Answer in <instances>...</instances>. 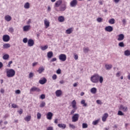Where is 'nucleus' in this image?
<instances>
[{"label": "nucleus", "instance_id": "16", "mask_svg": "<svg viewBox=\"0 0 130 130\" xmlns=\"http://www.w3.org/2000/svg\"><path fill=\"white\" fill-rule=\"evenodd\" d=\"M45 70V68L43 66L39 67L38 69L37 72H39V74H42L43 72H44V70Z\"/></svg>", "mask_w": 130, "mask_h": 130}, {"label": "nucleus", "instance_id": "37", "mask_svg": "<svg viewBox=\"0 0 130 130\" xmlns=\"http://www.w3.org/2000/svg\"><path fill=\"white\" fill-rule=\"evenodd\" d=\"M99 123V119L96 120L92 122L93 125H97Z\"/></svg>", "mask_w": 130, "mask_h": 130}, {"label": "nucleus", "instance_id": "48", "mask_svg": "<svg viewBox=\"0 0 130 130\" xmlns=\"http://www.w3.org/2000/svg\"><path fill=\"white\" fill-rule=\"evenodd\" d=\"M9 32H10V33H13L14 32V28L13 27H10L9 29Z\"/></svg>", "mask_w": 130, "mask_h": 130}, {"label": "nucleus", "instance_id": "9", "mask_svg": "<svg viewBox=\"0 0 130 130\" xmlns=\"http://www.w3.org/2000/svg\"><path fill=\"white\" fill-rule=\"evenodd\" d=\"M62 4V0H58L55 2L54 7V8H58L60 6H61Z\"/></svg>", "mask_w": 130, "mask_h": 130}, {"label": "nucleus", "instance_id": "47", "mask_svg": "<svg viewBox=\"0 0 130 130\" xmlns=\"http://www.w3.org/2000/svg\"><path fill=\"white\" fill-rule=\"evenodd\" d=\"M37 118L38 119H40V118H41V113H37Z\"/></svg>", "mask_w": 130, "mask_h": 130}, {"label": "nucleus", "instance_id": "55", "mask_svg": "<svg viewBox=\"0 0 130 130\" xmlns=\"http://www.w3.org/2000/svg\"><path fill=\"white\" fill-rule=\"evenodd\" d=\"M61 73V70L59 69L57 70L56 73L58 74V75H59Z\"/></svg>", "mask_w": 130, "mask_h": 130}, {"label": "nucleus", "instance_id": "39", "mask_svg": "<svg viewBox=\"0 0 130 130\" xmlns=\"http://www.w3.org/2000/svg\"><path fill=\"white\" fill-rule=\"evenodd\" d=\"M45 105H46L45 102H42L40 104V107H41V108H43V107H44Z\"/></svg>", "mask_w": 130, "mask_h": 130}, {"label": "nucleus", "instance_id": "28", "mask_svg": "<svg viewBox=\"0 0 130 130\" xmlns=\"http://www.w3.org/2000/svg\"><path fill=\"white\" fill-rule=\"evenodd\" d=\"M124 54L125 56H129L130 55V51L129 50H126L124 52Z\"/></svg>", "mask_w": 130, "mask_h": 130}, {"label": "nucleus", "instance_id": "57", "mask_svg": "<svg viewBox=\"0 0 130 130\" xmlns=\"http://www.w3.org/2000/svg\"><path fill=\"white\" fill-rule=\"evenodd\" d=\"M16 94H20L21 93V90L17 89L15 91Z\"/></svg>", "mask_w": 130, "mask_h": 130}, {"label": "nucleus", "instance_id": "40", "mask_svg": "<svg viewBox=\"0 0 130 130\" xmlns=\"http://www.w3.org/2000/svg\"><path fill=\"white\" fill-rule=\"evenodd\" d=\"M99 81L101 84H102L103 83V77L99 76Z\"/></svg>", "mask_w": 130, "mask_h": 130}, {"label": "nucleus", "instance_id": "13", "mask_svg": "<svg viewBox=\"0 0 130 130\" xmlns=\"http://www.w3.org/2000/svg\"><path fill=\"white\" fill-rule=\"evenodd\" d=\"M124 39V35L122 34H120L118 35L117 40L118 41H122Z\"/></svg>", "mask_w": 130, "mask_h": 130}, {"label": "nucleus", "instance_id": "61", "mask_svg": "<svg viewBox=\"0 0 130 130\" xmlns=\"http://www.w3.org/2000/svg\"><path fill=\"white\" fill-rule=\"evenodd\" d=\"M31 21H32V20H31V19H28V20L27 22V24H31Z\"/></svg>", "mask_w": 130, "mask_h": 130}, {"label": "nucleus", "instance_id": "54", "mask_svg": "<svg viewBox=\"0 0 130 130\" xmlns=\"http://www.w3.org/2000/svg\"><path fill=\"white\" fill-rule=\"evenodd\" d=\"M52 78L53 80H56L57 76H56V75L54 74L52 76Z\"/></svg>", "mask_w": 130, "mask_h": 130}, {"label": "nucleus", "instance_id": "26", "mask_svg": "<svg viewBox=\"0 0 130 130\" xmlns=\"http://www.w3.org/2000/svg\"><path fill=\"white\" fill-rule=\"evenodd\" d=\"M106 70L107 71H109V70H111L112 69V66L111 64H106L105 65Z\"/></svg>", "mask_w": 130, "mask_h": 130}, {"label": "nucleus", "instance_id": "29", "mask_svg": "<svg viewBox=\"0 0 130 130\" xmlns=\"http://www.w3.org/2000/svg\"><path fill=\"white\" fill-rule=\"evenodd\" d=\"M73 32V28H70L66 30V33L67 34H71Z\"/></svg>", "mask_w": 130, "mask_h": 130}, {"label": "nucleus", "instance_id": "17", "mask_svg": "<svg viewBox=\"0 0 130 130\" xmlns=\"http://www.w3.org/2000/svg\"><path fill=\"white\" fill-rule=\"evenodd\" d=\"M107 117H108V114L107 113H105L103 117H102V121H103L104 122L106 121V119H107Z\"/></svg>", "mask_w": 130, "mask_h": 130}, {"label": "nucleus", "instance_id": "8", "mask_svg": "<svg viewBox=\"0 0 130 130\" xmlns=\"http://www.w3.org/2000/svg\"><path fill=\"white\" fill-rule=\"evenodd\" d=\"M119 110H122L123 112H127V110H128V109L126 106L121 105L119 107Z\"/></svg>", "mask_w": 130, "mask_h": 130}, {"label": "nucleus", "instance_id": "60", "mask_svg": "<svg viewBox=\"0 0 130 130\" xmlns=\"http://www.w3.org/2000/svg\"><path fill=\"white\" fill-rule=\"evenodd\" d=\"M33 76H34L33 73H30L29 74V78L31 79V78H32Z\"/></svg>", "mask_w": 130, "mask_h": 130}, {"label": "nucleus", "instance_id": "1", "mask_svg": "<svg viewBox=\"0 0 130 130\" xmlns=\"http://www.w3.org/2000/svg\"><path fill=\"white\" fill-rule=\"evenodd\" d=\"M6 74L8 78H13L15 76L16 72L14 69H8L6 72Z\"/></svg>", "mask_w": 130, "mask_h": 130}, {"label": "nucleus", "instance_id": "41", "mask_svg": "<svg viewBox=\"0 0 130 130\" xmlns=\"http://www.w3.org/2000/svg\"><path fill=\"white\" fill-rule=\"evenodd\" d=\"M118 46L120 47H124V43H123V42H121L119 43Z\"/></svg>", "mask_w": 130, "mask_h": 130}, {"label": "nucleus", "instance_id": "27", "mask_svg": "<svg viewBox=\"0 0 130 130\" xmlns=\"http://www.w3.org/2000/svg\"><path fill=\"white\" fill-rule=\"evenodd\" d=\"M10 47H11V44L9 43L4 44L3 45V48L4 49L10 48Z\"/></svg>", "mask_w": 130, "mask_h": 130}, {"label": "nucleus", "instance_id": "58", "mask_svg": "<svg viewBox=\"0 0 130 130\" xmlns=\"http://www.w3.org/2000/svg\"><path fill=\"white\" fill-rule=\"evenodd\" d=\"M18 112L19 114H22L23 113V109H21L19 111H18Z\"/></svg>", "mask_w": 130, "mask_h": 130}, {"label": "nucleus", "instance_id": "18", "mask_svg": "<svg viewBox=\"0 0 130 130\" xmlns=\"http://www.w3.org/2000/svg\"><path fill=\"white\" fill-rule=\"evenodd\" d=\"M55 94L57 97H60L62 94V92L60 90H57L55 91Z\"/></svg>", "mask_w": 130, "mask_h": 130}, {"label": "nucleus", "instance_id": "56", "mask_svg": "<svg viewBox=\"0 0 130 130\" xmlns=\"http://www.w3.org/2000/svg\"><path fill=\"white\" fill-rule=\"evenodd\" d=\"M41 99H45V94H42L40 96Z\"/></svg>", "mask_w": 130, "mask_h": 130}, {"label": "nucleus", "instance_id": "50", "mask_svg": "<svg viewBox=\"0 0 130 130\" xmlns=\"http://www.w3.org/2000/svg\"><path fill=\"white\" fill-rule=\"evenodd\" d=\"M74 55V59H75V60H77V59L79 58V56H78V55L76 53H75Z\"/></svg>", "mask_w": 130, "mask_h": 130}, {"label": "nucleus", "instance_id": "12", "mask_svg": "<svg viewBox=\"0 0 130 130\" xmlns=\"http://www.w3.org/2000/svg\"><path fill=\"white\" fill-rule=\"evenodd\" d=\"M52 116H53V114L51 112H48L47 114V119H48L49 120H51V119H52Z\"/></svg>", "mask_w": 130, "mask_h": 130}, {"label": "nucleus", "instance_id": "49", "mask_svg": "<svg viewBox=\"0 0 130 130\" xmlns=\"http://www.w3.org/2000/svg\"><path fill=\"white\" fill-rule=\"evenodd\" d=\"M102 20H103L102 18H101V17H99V18L96 19V21L98 22H99V23H100V22H102Z\"/></svg>", "mask_w": 130, "mask_h": 130}, {"label": "nucleus", "instance_id": "53", "mask_svg": "<svg viewBox=\"0 0 130 130\" xmlns=\"http://www.w3.org/2000/svg\"><path fill=\"white\" fill-rule=\"evenodd\" d=\"M12 63H13V61H9L8 64L7 65V67H8V68H11V64H12Z\"/></svg>", "mask_w": 130, "mask_h": 130}, {"label": "nucleus", "instance_id": "45", "mask_svg": "<svg viewBox=\"0 0 130 130\" xmlns=\"http://www.w3.org/2000/svg\"><path fill=\"white\" fill-rule=\"evenodd\" d=\"M117 114L118 115H121V116L124 115V114H123L121 111H118Z\"/></svg>", "mask_w": 130, "mask_h": 130}, {"label": "nucleus", "instance_id": "38", "mask_svg": "<svg viewBox=\"0 0 130 130\" xmlns=\"http://www.w3.org/2000/svg\"><path fill=\"white\" fill-rule=\"evenodd\" d=\"M83 51L85 53H88V52L89 51V48H88V47L83 48Z\"/></svg>", "mask_w": 130, "mask_h": 130}, {"label": "nucleus", "instance_id": "44", "mask_svg": "<svg viewBox=\"0 0 130 130\" xmlns=\"http://www.w3.org/2000/svg\"><path fill=\"white\" fill-rule=\"evenodd\" d=\"M69 126L73 129H75V128H76V126H75V125H74L73 124H69Z\"/></svg>", "mask_w": 130, "mask_h": 130}, {"label": "nucleus", "instance_id": "30", "mask_svg": "<svg viewBox=\"0 0 130 130\" xmlns=\"http://www.w3.org/2000/svg\"><path fill=\"white\" fill-rule=\"evenodd\" d=\"M45 26H46V28H48L49 27V21L47 20L46 19L44 20Z\"/></svg>", "mask_w": 130, "mask_h": 130}, {"label": "nucleus", "instance_id": "10", "mask_svg": "<svg viewBox=\"0 0 130 130\" xmlns=\"http://www.w3.org/2000/svg\"><path fill=\"white\" fill-rule=\"evenodd\" d=\"M3 40L4 42H9L10 41V36L8 35H5L3 37Z\"/></svg>", "mask_w": 130, "mask_h": 130}, {"label": "nucleus", "instance_id": "21", "mask_svg": "<svg viewBox=\"0 0 130 130\" xmlns=\"http://www.w3.org/2000/svg\"><path fill=\"white\" fill-rule=\"evenodd\" d=\"M90 92L92 94H95L97 93V88L96 87H92L90 89Z\"/></svg>", "mask_w": 130, "mask_h": 130}, {"label": "nucleus", "instance_id": "24", "mask_svg": "<svg viewBox=\"0 0 130 130\" xmlns=\"http://www.w3.org/2000/svg\"><path fill=\"white\" fill-rule=\"evenodd\" d=\"M30 27H31L30 25H25L23 27V31H29L30 30Z\"/></svg>", "mask_w": 130, "mask_h": 130}, {"label": "nucleus", "instance_id": "3", "mask_svg": "<svg viewBox=\"0 0 130 130\" xmlns=\"http://www.w3.org/2000/svg\"><path fill=\"white\" fill-rule=\"evenodd\" d=\"M67 10V3H64L59 7L57 12H64Z\"/></svg>", "mask_w": 130, "mask_h": 130}, {"label": "nucleus", "instance_id": "51", "mask_svg": "<svg viewBox=\"0 0 130 130\" xmlns=\"http://www.w3.org/2000/svg\"><path fill=\"white\" fill-rule=\"evenodd\" d=\"M12 107L13 108H18V106L15 104H12Z\"/></svg>", "mask_w": 130, "mask_h": 130}, {"label": "nucleus", "instance_id": "42", "mask_svg": "<svg viewBox=\"0 0 130 130\" xmlns=\"http://www.w3.org/2000/svg\"><path fill=\"white\" fill-rule=\"evenodd\" d=\"M88 127V124L86 123H83L82 124V128H87Z\"/></svg>", "mask_w": 130, "mask_h": 130}, {"label": "nucleus", "instance_id": "4", "mask_svg": "<svg viewBox=\"0 0 130 130\" xmlns=\"http://www.w3.org/2000/svg\"><path fill=\"white\" fill-rule=\"evenodd\" d=\"M58 58L61 61H66V60H67V55L60 54L58 56Z\"/></svg>", "mask_w": 130, "mask_h": 130}, {"label": "nucleus", "instance_id": "63", "mask_svg": "<svg viewBox=\"0 0 130 130\" xmlns=\"http://www.w3.org/2000/svg\"><path fill=\"white\" fill-rule=\"evenodd\" d=\"M116 77H119L120 76V72H118L116 74Z\"/></svg>", "mask_w": 130, "mask_h": 130}, {"label": "nucleus", "instance_id": "43", "mask_svg": "<svg viewBox=\"0 0 130 130\" xmlns=\"http://www.w3.org/2000/svg\"><path fill=\"white\" fill-rule=\"evenodd\" d=\"M76 110H77V108H74L70 112V114L73 115L75 112H76Z\"/></svg>", "mask_w": 130, "mask_h": 130}, {"label": "nucleus", "instance_id": "36", "mask_svg": "<svg viewBox=\"0 0 130 130\" xmlns=\"http://www.w3.org/2000/svg\"><path fill=\"white\" fill-rule=\"evenodd\" d=\"M48 48V46L47 45L41 46V49L42 50H46Z\"/></svg>", "mask_w": 130, "mask_h": 130}, {"label": "nucleus", "instance_id": "20", "mask_svg": "<svg viewBox=\"0 0 130 130\" xmlns=\"http://www.w3.org/2000/svg\"><path fill=\"white\" fill-rule=\"evenodd\" d=\"M58 126L60 128H62V129H64L67 127V125L66 124L59 123L58 124Z\"/></svg>", "mask_w": 130, "mask_h": 130}, {"label": "nucleus", "instance_id": "23", "mask_svg": "<svg viewBox=\"0 0 130 130\" xmlns=\"http://www.w3.org/2000/svg\"><path fill=\"white\" fill-rule=\"evenodd\" d=\"M5 19L7 22H10V21L12 20V17H11L10 15H6L5 17Z\"/></svg>", "mask_w": 130, "mask_h": 130}, {"label": "nucleus", "instance_id": "5", "mask_svg": "<svg viewBox=\"0 0 130 130\" xmlns=\"http://www.w3.org/2000/svg\"><path fill=\"white\" fill-rule=\"evenodd\" d=\"M30 93H32L34 92H40L41 90L39 88L34 86L31 88V89L29 90Z\"/></svg>", "mask_w": 130, "mask_h": 130}, {"label": "nucleus", "instance_id": "15", "mask_svg": "<svg viewBox=\"0 0 130 130\" xmlns=\"http://www.w3.org/2000/svg\"><path fill=\"white\" fill-rule=\"evenodd\" d=\"M46 82H47V80L44 77L39 80V83L41 84V85H44Z\"/></svg>", "mask_w": 130, "mask_h": 130}, {"label": "nucleus", "instance_id": "59", "mask_svg": "<svg viewBox=\"0 0 130 130\" xmlns=\"http://www.w3.org/2000/svg\"><path fill=\"white\" fill-rule=\"evenodd\" d=\"M47 130H53V127L49 126L47 127Z\"/></svg>", "mask_w": 130, "mask_h": 130}, {"label": "nucleus", "instance_id": "34", "mask_svg": "<svg viewBox=\"0 0 130 130\" xmlns=\"http://www.w3.org/2000/svg\"><path fill=\"white\" fill-rule=\"evenodd\" d=\"M24 120L25 121H30L31 120V116H27L26 117L24 118Z\"/></svg>", "mask_w": 130, "mask_h": 130}, {"label": "nucleus", "instance_id": "22", "mask_svg": "<svg viewBox=\"0 0 130 130\" xmlns=\"http://www.w3.org/2000/svg\"><path fill=\"white\" fill-rule=\"evenodd\" d=\"M72 106L73 107V108H77V102H76V100H73L72 103Z\"/></svg>", "mask_w": 130, "mask_h": 130}, {"label": "nucleus", "instance_id": "32", "mask_svg": "<svg viewBox=\"0 0 130 130\" xmlns=\"http://www.w3.org/2000/svg\"><path fill=\"white\" fill-rule=\"evenodd\" d=\"M24 9H29L30 8V3L27 2L24 4Z\"/></svg>", "mask_w": 130, "mask_h": 130}, {"label": "nucleus", "instance_id": "62", "mask_svg": "<svg viewBox=\"0 0 130 130\" xmlns=\"http://www.w3.org/2000/svg\"><path fill=\"white\" fill-rule=\"evenodd\" d=\"M47 11L48 12H50V11H51V7H50V6H48Z\"/></svg>", "mask_w": 130, "mask_h": 130}, {"label": "nucleus", "instance_id": "31", "mask_svg": "<svg viewBox=\"0 0 130 130\" xmlns=\"http://www.w3.org/2000/svg\"><path fill=\"white\" fill-rule=\"evenodd\" d=\"M9 57H10V55L8 54H6L3 56V59L7 60V59H9Z\"/></svg>", "mask_w": 130, "mask_h": 130}, {"label": "nucleus", "instance_id": "14", "mask_svg": "<svg viewBox=\"0 0 130 130\" xmlns=\"http://www.w3.org/2000/svg\"><path fill=\"white\" fill-rule=\"evenodd\" d=\"M27 45L29 47H31L34 45V40L32 39H29L27 42Z\"/></svg>", "mask_w": 130, "mask_h": 130}, {"label": "nucleus", "instance_id": "7", "mask_svg": "<svg viewBox=\"0 0 130 130\" xmlns=\"http://www.w3.org/2000/svg\"><path fill=\"white\" fill-rule=\"evenodd\" d=\"M78 5V0H72L70 2V6L72 8H75Z\"/></svg>", "mask_w": 130, "mask_h": 130}, {"label": "nucleus", "instance_id": "2", "mask_svg": "<svg viewBox=\"0 0 130 130\" xmlns=\"http://www.w3.org/2000/svg\"><path fill=\"white\" fill-rule=\"evenodd\" d=\"M90 81L92 83L96 84L99 82V75L95 74L91 77Z\"/></svg>", "mask_w": 130, "mask_h": 130}, {"label": "nucleus", "instance_id": "11", "mask_svg": "<svg viewBox=\"0 0 130 130\" xmlns=\"http://www.w3.org/2000/svg\"><path fill=\"white\" fill-rule=\"evenodd\" d=\"M105 30L107 32H112L113 31V27L111 26H108L105 28Z\"/></svg>", "mask_w": 130, "mask_h": 130}, {"label": "nucleus", "instance_id": "33", "mask_svg": "<svg viewBox=\"0 0 130 130\" xmlns=\"http://www.w3.org/2000/svg\"><path fill=\"white\" fill-rule=\"evenodd\" d=\"M109 24H113L115 23V19L114 18H111L109 21Z\"/></svg>", "mask_w": 130, "mask_h": 130}, {"label": "nucleus", "instance_id": "6", "mask_svg": "<svg viewBox=\"0 0 130 130\" xmlns=\"http://www.w3.org/2000/svg\"><path fill=\"white\" fill-rule=\"evenodd\" d=\"M79 114H75L72 116V122H77L78 120H79Z\"/></svg>", "mask_w": 130, "mask_h": 130}, {"label": "nucleus", "instance_id": "19", "mask_svg": "<svg viewBox=\"0 0 130 130\" xmlns=\"http://www.w3.org/2000/svg\"><path fill=\"white\" fill-rule=\"evenodd\" d=\"M58 21L60 22V23H62V22L64 21V17L62 16H60L58 17Z\"/></svg>", "mask_w": 130, "mask_h": 130}, {"label": "nucleus", "instance_id": "64", "mask_svg": "<svg viewBox=\"0 0 130 130\" xmlns=\"http://www.w3.org/2000/svg\"><path fill=\"white\" fill-rule=\"evenodd\" d=\"M96 103L98 104H101V101H100L99 100H96Z\"/></svg>", "mask_w": 130, "mask_h": 130}, {"label": "nucleus", "instance_id": "35", "mask_svg": "<svg viewBox=\"0 0 130 130\" xmlns=\"http://www.w3.org/2000/svg\"><path fill=\"white\" fill-rule=\"evenodd\" d=\"M86 101L84 100H83L81 101V104L83 105V106L84 107H86L87 106V103H85Z\"/></svg>", "mask_w": 130, "mask_h": 130}, {"label": "nucleus", "instance_id": "52", "mask_svg": "<svg viewBox=\"0 0 130 130\" xmlns=\"http://www.w3.org/2000/svg\"><path fill=\"white\" fill-rule=\"evenodd\" d=\"M56 58L54 57L50 60V62H53V61H56Z\"/></svg>", "mask_w": 130, "mask_h": 130}, {"label": "nucleus", "instance_id": "25", "mask_svg": "<svg viewBox=\"0 0 130 130\" xmlns=\"http://www.w3.org/2000/svg\"><path fill=\"white\" fill-rule=\"evenodd\" d=\"M53 56V52L49 51L47 53V57L48 58H51Z\"/></svg>", "mask_w": 130, "mask_h": 130}, {"label": "nucleus", "instance_id": "46", "mask_svg": "<svg viewBox=\"0 0 130 130\" xmlns=\"http://www.w3.org/2000/svg\"><path fill=\"white\" fill-rule=\"evenodd\" d=\"M28 39L27 38H25L23 39V43H27L28 42Z\"/></svg>", "mask_w": 130, "mask_h": 130}]
</instances>
